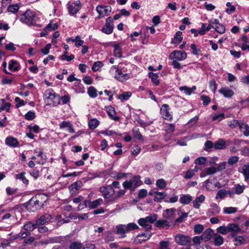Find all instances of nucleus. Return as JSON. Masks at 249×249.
Returning <instances> with one entry per match:
<instances>
[{
    "instance_id": "f257e3e1",
    "label": "nucleus",
    "mask_w": 249,
    "mask_h": 249,
    "mask_svg": "<svg viewBox=\"0 0 249 249\" xmlns=\"http://www.w3.org/2000/svg\"><path fill=\"white\" fill-rule=\"evenodd\" d=\"M36 18L35 13L30 9H28L24 14L21 15L20 20L29 26H31L35 25L36 22Z\"/></svg>"
},
{
    "instance_id": "f03ea898",
    "label": "nucleus",
    "mask_w": 249,
    "mask_h": 249,
    "mask_svg": "<svg viewBox=\"0 0 249 249\" xmlns=\"http://www.w3.org/2000/svg\"><path fill=\"white\" fill-rule=\"evenodd\" d=\"M142 183L139 176H134L129 181H125L123 183L124 188L133 191L137 187Z\"/></svg>"
},
{
    "instance_id": "7ed1b4c3",
    "label": "nucleus",
    "mask_w": 249,
    "mask_h": 249,
    "mask_svg": "<svg viewBox=\"0 0 249 249\" xmlns=\"http://www.w3.org/2000/svg\"><path fill=\"white\" fill-rule=\"evenodd\" d=\"M45 95L50 105L56 106L60 104V96L57 95L53 89H49L46 91Z\"/></svg>"
},
{
    "instance_id": "20e7f679",
    "label": "nucleus",
    "mask_w": 249,
    "mask_h": 249,
    "mask_svg": "<svg viewBox=\"0 0 249 249\" xmlns=\"http://www.w3.org/2000/svg\"><path fill=\"white\" fill-rule=\"evenodd\" d=\"M175 241L177 244L182 246H190L191 245V237L186 235L178 233L175 236Z\"/></svg>"
},
{
    "instance_id": "39448f33",
    "label": "nucleus",
    "mask_w": 249,
    "mask_h": 249,
    "mask_svg": "<svg viewBox=\"0 0 249 249\" xmlns=\"http://www.w3.org/2000/svg\"><path fill=\"white\" fill-rule=\"evenodd\" d=\"M99 191L105 198H110L115 193L114 190L110 185L101 186Z\"/></svg>"
},
{
    "instance_id": "423d86ee",
    "label": "nucleus",
    "mask_w": 249,
    "mask_h": 249,
    "mask_svg": "<svg viewBox=\"0 0 249 249\" xmlns=\"http://www.w3.org/2000/svg\"><path fill=\"white\" fill-rule=\"evenodd\" d=\"M111 7L110 6L98 5L96 11L99 14L98 18L108 16L111 12Z\"/></svg>"
},
{
    "instance_id": "0eeeda50",
    "label": "nucleus",
    "mask_w": 249,
    "mask_h": 249,
    "mask_svg": "<svg viewBox=\"0 0 249 249\" xmlns=\"http://www.w3.org/2000/svg\"><path fill=\"white\" fill-rule=\"evenodd\" d=\"M39 203H40L38 201V199H36L35 197L33 196L29 201L28 209L33 212L39 210L43 207L42 205H40Z\"/></svg>"
},
{
    "instance_id": "6e6552de",
    "label": "nucleus",
    "mask_w": 249,
    "mask_h": 249,
    "mask_svg": "<svg viewBox=\"0 0 249 249\" xmlns=\"http://www.w3.org/2000/svg\"><path fill=\"white\" fill-rule=\"evenodd\" d=\"M113 30V19L111 17H108L106 19L105 26L102 28V31L106 34H110Z\"/></svg>"
},
{
    "instance_id": "1a4fd4ad",
    "label": "nucleus",
    "mask_w": 249,
    "mask_h": 249,
    "mask_svg": "<svg viewBox=\"0 0 249 249\" xmlns=\"http://www.w3.org/2000/svg\"><path fill=\"white\" fill-rule=\"evenodd\" d=\"M175 208L167 209L163 213L162 216L165 219L168 220L171 222H172L175 218Z\"/></svg>"
},
{
    "instance_id": "9d476101",
    "label": "nucleus",
    "mask_w": 249,
    "mask_h": 249,
    "mask_svg": "<svg viewBox=\"0 0 249 249\" xmlns=\"http://www.w3.org/2000/svg\"><path fill=\"white\" fill-rule=\"evenodd\" d=\"M170 57L177 60L182 61L186 58L187 53L185 52L174 51L170 55Z\"/></svg>"
},
{
    "instance_id": "9b49d317",
    "label": "nucleus",
    "mask_w": 249,
    "mask_h": 249,
    "mask_svg": "<svg viewBox=\"0 0 249 249\" xmlns=\"http://www.w3.org/2000/svg\"><path fill=\"white\" fill-rule=\"evenodd\" d=\"M169 107L167 104L163 105L160 108V114L164 119L171 120L172 115L169 112Z\"/></svg>"
},
{
    "instance_id": "f8f14e48",
    "label": "nucleus",
    "mask_w": 249,
    "mask_h": 249,
    "mask_svg": "<svg viewBox=\"0 0 249 249\" xmlns=\"http://www.w3.org/2000/svg\"><path fill=\"white\" fill-rule=\"evenodd\" d=\"M81 8V2L79 0L72 3L68 6L69 12L70 15H73L76 14Z\"/></svg>"
},
{
    "instance_id": "ddd939ff",
    "label": "nucleus",
    "mask_w": 249,
    "mask_h": 249,
    "mask_svg": "<svg viewBox=\"0 0 249 249\" xmlns=\"http://www.w3.org/2000/svg\"><path fill=\"white\" fill-rule=\"evenodd\" d=\"M215 232L213 230L210 228L206 229L201 234V238L205 242H208L213 239Z\"/></svg>"
},
{
    "instance_id": "4468645a",
    "label": "nucleus",
    "mask_w": 249,
    "mask_h": 249,
    "mask_svg": "<svg viewBox=\"0 0 249 249\" xmlns=\"http://www.w3.org/2000/svg\"><path fill=\"white\" fill-rule=\"evenodd\" d=\"M228 232L231 233V236L235 238L237 234L241 231L238 225L234 223H231L228 225Z\"/></svg>"
},
{
    "instance_id": "2eb2a0df",
    "label": "nucleus",
    "mask_w": 249,
    "mask_h": 249,
    "mask_svg": "<svg viewBox=\"0 0 249 249\" xmlns=\"http://www.w3.org/2000/svg\"><path fill=\"white\" fill-rule=\"evenodd\" d=\"M111 69H116V72H117V74L115 76V78L120 82H123L129 78V75L128 74L123 73L122 71L117 68L116 66H113L111 67Z\"/></svg>"
},
{
    "instance_id": "dca6fc26",
    "label": "nucleus",
    "mask_w": 249,
    "mask_h": 249,
    "mask_svg": "<svg viewBox=\"0 0 249 249\" xmlns=\"http://www.w3.org/2000/svg\"><path fill=\"white\" fill-rule=\"evenodd\" d=\"M212 24H213V28L218 33L223 34L225 33V26L222 24L219 23L217 19L213 20Z\"/></svg>"
},
{
    "instance_id": "f3484780",
    "label": "nucleus",
    "mask_w": 249,
    "mask_h": 249,
    "mask_svg": "<svg viewBox=\"0 0 249 249\" xmlns=\"http://www.w3.org/2000/svg\"><path fill=\"white\" fill-rule=\"evenodd\" d=\"M151 236V233H142L137 236L135 239V242L136 244H142L143 242L148 240Z\"/></svg>"
},
{
    "instance_id": "a211bd4d",
    "label": "nucleus",
    "mask_w": 249,
    "mask_h": 249,
    "mask_svg": "<svg viewBox=\"0 0 249 249\" xmlns=\"http://www.w3.org/2000/svg\"><path fill=\"white\" fill-rule=\"evenodd\" d=\"M51 219V215L50 214L46 213L38 218L36 220V223L38 225H42L49 222Z\"/></svg>"
},
{
    "instance_id": "6ab92c4d",
    "label": "nucleus",
    "mask_w": 249,
    "mask_h": 249,
    "mask_svg": "<svg viewBox=\"0 0 249 249\" xmlns=\"http://www.w3.org/2000/svg\"><path fill=\"white\" fill-rule=\"evenodd\" d=\"M5 143L9 146L16 147L18 146L19 142L18 140L12 136H9L5 139Z\"/></svg>"
},
{
    "instance_id": "aec40b11",
    "label": "nucleus",
    "mask_w": 249,
    "mask_h": 249,
    "mask_svg": "<svg viewBox=\"0 0 249 249\" xmlns=\"http://www.w3.org/2000/svg\"><path fill=\"white\" fill-rule=\"evenodd\" d=\"M116 233L120 235L122 238L125 237V233L128 232L126 227L125 225L120 224L116 226Z\"/></svg>"
},
{
    "instance_id": "412c9836",
    "label": "nucleus",
    "mask_w": 249,
    "mask_h": 249,
    "mask_svg": "<svg viewBox=\"0 0 249 249\" xmlns=\"http://www.w3.org/2000/svg\"><path fill=\"white\" fill-rule=\"evenodd\" d=\"M224 241V238L221 235L215 233L213 238V242L214 246L217 247L220 246L223 244Z\"/></svg>"
},
{
    "instance_id": "4be33fe9",
    "label": "nucleus",
    "mask_w": 249,
    "mask_h": 249,
    "mask_svg": "<svg viewBox=\"0 0 249 249\" xmlns=\"http://www.w3.org/2000/svg\"><path fill=\"white\" fill-rule=\"evenodd\" d=\"M219 92L223 94L226 98H230L234 94V92L228 87L221 88L219 90Z\"/></svg>"
},
{
    "instance_id": "5701e85b",
    "label": "nucleus",
    "mask_w": 249,
    "mask_h": 249,
    "mask_svg": "<svg viewBox=\"0 0 249 249\" xmlns=\"http://www.w3.org/2000/svg\"><path fill=\"white\" fill-rule=\"evenodd\" d=\"M155 226L158 228H164L168 229L170 226L169 222L167 219L159 220L157 221Z\"/></svg>"
},
{
    "instance_id": "b1692460",
    "label": "nucleus",
    "mask_w": 249,
    "mask_h": 249,
    "mask_svg": "<svg viewBox=\"0 0 249 249\" xmlns=\"http://www.w3.org/2000/svg\"><path fill=\"white\" fill-rule=\"evenodd\" d=\"M138 224L144 228L147 231H150L152 228V225L149 224L145 219V218H141L138 221Z\"/></svg>"
},
{
    "instance_id": "393cba45",
    "label": "nucleus",
    "mask_w": 249,
    "mask_h": 249,
    "mask_svg": "<svg viewBox=\"0 0 249 249\" xmlns=\"http://www.w3.org/2000/svg\"><path fill=\"white\" fill-rule=\"evenodd\" d=\"M82 186V181L79 180L71 184L70 186L69 189L71 193H74L79 190Z\"/></svg>"
},
{
    "instance_id": "a878e982",
    "label": "nucleus",
    "mask_w": 249,
    "mask_h": 249,
    "mask_svg": "<svg viewBox=\"0 0 249 249\" xmlns=\"http://www.w3.org/2000/svg\"><path fill=\"white\" fill-rule=\"evenodd\" d=\"M9 69L13 71H17L19 70L20 67L17 61L12 60L9 63Z\"/></svg>"
},
{
    "instance_id": "bb28decb",
    "label": "nucleus",
    "mask_w": 249,
    "mask_h": 249,
    "mask_svg": "<svg viewBox=\"0 0 249 249\" xmlns=\"http://www.w3.org/2000/svg\"><path fill=\"white\" fill-rule=\"evenodd\" d=\"M175 130V125L173 124H168V127L167 129V133L165 136V140L166 141H168L171 136L172 133Z\"/></svg>"
},
{
    "instance_id": "cd10ccee",
    "label": "nucleus",
    "mask_w": 249,
    "mask_h": 249,
    "mask_svg": "<svg viewBox=\"0 0 249 249\" xmlns=\"http://www.w3.org/2000/svg\"><path fill=\"white\" fill-rule=\"evenodd\" d=\"M35 198L38 199V201L40 205H44L45 203L48 200V196L44 194H37L35 196Z\"/></svg>"
},
{
    "instance_id": "c85d7f7f",
    "label": "nucleus",
    "mask_w": 249,
    "mask_h": 249,
    "mask_svg": "<svg viewBox=\"0 0 249 249\" xmlns=\"http://www.w3.org/2000/svg\"><path fill=\"white\" fill-rule=\"evenodd\" d=\"M103 202V200L102 198H99L96 200H95L93 201H89L88 202V207L90 209H95L98 206L101 205Z\"/></svg>"
},
{
    "instance_id": "c756f323",
    "label": "nucleus",
    "mask_w": 249,
    "mask_h": 249,
    "mask_svg": "<svg viewBox=\"0 0 249 249\" xmlns=\"http://www.w3.org/2000/svg\"><path fill=\"white\" fill-rule=\"evenodd\" d=\"M205 198V196L203 195L196 197V199L193 202L194 208L198 209L199 208L200 203L204 201Z\"/></svg>"
},
{
    "instance_id": "7c9ffc66",
    "label": "nucleus",
    "mask_w": 249,
    "mask_h": 249,
    "mask_svg": "<svg viewBox=\"0 0 249 249\" xmlns=\"http://www.w3.org/2000/svg\"><path fill=\"white\" fill-rule=\"evenodd\" d=\"M226 147L225 141L223 139H219L215 142L214 147L215 149H223Z\"/></svg>"
},
{
    "instance_id": "2f4dec72",
    "label": "nucleus",
    "mask_w": 249,
    "mask_h": 249,
    "mask_svg": "<svg viewBox=\"0 0 249 249\" xmlns=\"http://www.w3.org/2000/svg\"><path fill=\"white\" fill-rule=\"evenodd\" d=\"M114 55L115 57L121 58L122 57V48L120 44H116L114 46Z\"/></svg>"
},
{
    "instance_id": "473e14b6",
    "label": "nucleus",
    "mask_w": 249,
    "mask_h": 249,
    "mask_svg": "<svg viewBox=\"0 0 249 249\" xmlns=\"http://www.w3.org/2000/svg\"><path fill=\"white\" fill-rule=\"evenodd\" d=\"M25 172H21L19 174L16 175L15 176V178L16 179L21 180L24 184L27 185L29 183V180L25 177Z\"/></svg>"
},
{
    "instance_id": "72a5a7b5",
    "label": "nucleus",
    "mask_w": 249,
    "mask_h": 249,
    "mask_svg": "<svg viewBox=\"0 0 249 249\" xmlns=\"http://www.w3.org/2000/svg\"><path fill=\"white\" fill-rule=\"evenodd\" d=\"M37 225L36 223L35 224L31 222H28L24 224L23 228L25 231L30 232L36 228Z\"/></svg>"
},
{
    "instance_id": "f704fd0d",
    "label": "nucleus",
    "mask_w": 249,
    "mask_h": 249,
    "mask_svg": "<svg viewBox=\"0 0 249 249\" xmlns=\"http://www.w3.org/2000/svg\"><path fill=\"white\" fill-rule=\"evenodd\" d=\"M180 202L183 204H188L192 200V197L190 195H185L180 198Z\"/></svg>"
},
{
    "instance_id": "c9c22d12",
    "label": "nucleus",
    "mask_w": 249,
    "mask_h": 249,
    "mask_svg": "<svg viewBox=\"0 0 249 249\" xmlns=\"http://www.w3.org/2000/svg\"><path fill=\"white\" fill-rule=\"evenodd\" d=\"M196 89V86H193L191 88H190L187 86H182L179 88L180 91H184L185 93L187 95H190L194 90Z\"/></svg>"
},
{
    "instance_id": "e433bc0d",
    "label": "nucleus",
    "mask_w": 249,
    "mask_h": 249,
    "mask_svg": "<svg viewBox=\"0 0 249 249\" xmlns=\"http://www.w3.org/2000/svg\"><path fill=\"white\" fill-rule=\"evenodd\" d=\"M245 189V186L244 185H241L239 184H237L234 185L233 190L235 193L239 195L243 193Z\"/></svg>"
},
{
    "instance_id": "4c0bfd02",
    "label": "nucleus",
    "mask_w": 249,
    "mask_h": 249,
    "mask_svg": "<svg viewBox=\"0 0 249 249\" xmlns=\"http://www.w3.org/2000/svg\"><path fill=\"white\" fill-rule=\"evenodd\" d=\"M155 194L156 195L154 198V200L157 202L164 199L166 196L164 193L159 192H155Z\"/></svg>"
},
{
    "instance_id": "58836bf2",
    "label": "nucleus",
    "mask_w": 249,
    "mask_h": 249,
    "mask_svg": "<svg viewBox=\"0 0 249 249\" xmlns=\"http://www.w3.org/2000/svg\"><path fill=\"white\" fill-rule=\"evenodd\" d=\"M19 5L18 4L10 5L7 8V11L12 14H16L19 10Z\"/></svg>"
},
{
    "instance_id": "ea45409f",
    "label": "nucleus",
    "mask_w": 249,
    "mask_h": 249,
    "mask_svg": "<svg viewBox=\"0 0 249 249\" xmlns=\"http://www.w3.org/2000/svg\"><path fill=\"white\" fill-rule=\"evenodd\" d=\"M88 93L91 98H96L97 96V90L93 87L90 86L88 89Z\"/></svg>"
},
{
    "instance_id": "a19ab883",
    "label": "nucleus",
    "mask_w": 249,
    "mask_h": 249,
    "mask_svg": "<svg viewBox=\"0 0 249 249\" xmlns=\"http://www.w3.org/2000/svg\"><path fill=\"white\" fill-rule=\"evenodd\" d=\"M181 35L182 32L180 31H178L174 36L172 43L174 44H178L180 43L183 39Z\"/></svg>"
},
{
    "instance_id": "79ce46f5",
    "label": "nucleus",
    "mask_w": 249,
    "mask_h": 249,
    "mask_svg": "<svg viewBox=\"0 0 249 249\" xmlns=\"http://www.w3.org/2000/svg\"><path fill=\"white\" fill-rule=\"evenodd\" d=\"M149 77L151 78L153 83H154L156 85H158L160 83L159 80L158 79V75L156 73H154L152 72H150L148 74Z\"/></svg>"
},
{
    "instance_id": "37998d69",
    "label": "nucleus",
    "mask_w": 249,
    "mask_h": 249,
    "mask_svg": "<svg viewBox=\"0 0 249 249\" xmlns=\"http://www.w3.org/2000/svg\"><path fill=\"white\" fill-rule=\"evenodd\" d=\"M88 124L90 129H94L99 125V121L96 119H92L89 122Z\"/></svg>"
},
{
    "instance_id": "c03bdc74",
    "label": "nucleus",
    "mask_w": 249,
    "mask_h": 249,
    "mask_svg": "<svg viewBox=\"0 0 249 249\" xmlns=\"http://www.w3.org/2000/svg\"><path fill=\"white\" fill-rule=\"evenodd\" d=\"M107 112L108 115L111 117L114 120H117V117H113L114 115L115 114V111L112 106H109L107 107Z\"/></svg>"
},
{
    "instance_id": "a18cd8bd",
    "label": "nucleus",
    "mask_w": 249,
    "mask_h": 249,
    "mask_svg": "<svg viewBox=\"0 0 249 249\" xmlns=\"http://www.w3.org/2000/svg\"><path fill=\"white\" fill-rule=\"evenodd\" d=\"M158 218V216L156 214L152 213L150 215L146 216L145 217L146 221L150 224L154 223L155 221L157 220Z\"/></svg>"
},
{
    "instance_id": "49530a36",
    "label": "nucleus",
    "mask_w": 249,
    "mask_h": 249,
    "mask_svg": "<svg viewBox=\"0 0 249 249\" xmlns=\"http://www.w3.org/2000/svg\"><path fill=\"white\" fill-rule=\"evenodd\" d=\"M242 173L245 180L249 179V164H245L243 166Z\"/></svg>"
},
{
    "instance_id": "de8ad7c7",
    "label": "nucleus",
    "mask_w": 249,
    "mask_h": 249,
    "mask_svg": "<svg viewBox=\"0 0 249 249\" xmlns=\"http://www.w3.org/2000/svg\"><path fill=\"white\" fill-rule=\"evenodd\" d=\"M166 185L167 184L166 181L162 178L159 179L156 181V185L160 189H164L166 187Z\"/></svg>"
},
{
    "instance_id": "09e8293b",
    "label": "nucleus",
    "mask_w": 249,
    "mask_h": 249,
    "mask_svg": "<svg viewBox=\"0 0 249 249\" xmlns=\"http://www.w3.org/2000/svg\"><path fill=\"white\" fill-rule=\"evenodd\" d=\"M237 211V208L236 207H225L223 209V212L226 214H231L236 213Z\"/></svg>"
},
{
    "instance_id": "8fccbe9b",
    "label": "nucleus",
    "mask_w": 249,
    "mask_h": 249,
    "mask_svg": "<svg viewBox=\"0 0 249 249\" xmlns=\"http://www.w3.org/2000/svg\"><path fill=\"white\" fill-rule=\"evenodd\" d=\"M133 137L136 139L142 140V136L141 135L139 129L137 128H134L132 130Z\"/></svg>"
},
{
    "instance_id": "3c124183",
    "label": "nucleus",
    "mask_w": 249,
    "mask_h": 249,
    "mask_svg": "<svg viewBox=\"0 0 249 249\" xmlns=\"http://www.w3.org/2000/svg\"><path fill=\"white\" fill-rule=\"evenodd\" d=\"M82 244L79 242H73L69 246L70 249H81L82 248Z\"/></svg>"
},
{
    "instance_id": "603ef678",
    "label": "nucleus",
    "mask_w": 249,
    "mask_h": 249,
    "mask_svg": "<svg viewBox=\"0 0 249 249\" xmlns=\"http://www.w3.org/2000/svg\"><path fill=\"white\" fill-rule=\"evenodd\" d=\"M227 229H228V226H221L218 227L216 229V231L217 232H218L220 234L225 235L228 232V231Z\"/></svg>"
},
{
    "instance_id": "864d4df0",
    "label": "nucleus",
    "mask_w": 249,
    "mask_h": 249,
    "mask_svg": "<svg viewBox=\"0 0 249 249\" xmlns=\"http://www.w3.org/2000/svg\"><path fill=\"white\" fill-rule=\"evenodd\" d=\"M204 230V226L201 224H196L194 226V231L196 234H200Z\"/></svg>"
},
{
    "instance_id": "5fc2aeb1",
    "label": "nucleus",
    "mask_w": 249,
    "mask_h": 249,
    "mask_svg": "<svg viewBox=\"0 0 249 249\" xmlns=\"http://www.w3.org/2000/svg\"><path fill=\"white\" fill-rule=\"evenodd\" d=\"M225 119V114L223 113H221L218 114L214 115L212 118L213 121L220 122L221 120Z\"/></svg>"
},
{
    "instance_id": "6e6d98bb",
    "label": "nucleus",
    "mask_w": 249,
    "mask_h": 249,
    "mask_svg": "<svg viewBox=\"0 0 249 249\" xmlns=\"http://www.w3.org/2000/svg\"><path fill=\"white\" fill-rule=\"evenodd\" d=\"M234 245L236 246H240L242 244H243L244 239L242 236H236L235 238H234Z\"/></svg>"
},
{
    "instance_id": "4d7b16f0",
    "label": "nucleus",
    "mask_w": 249,
    "mask_h": 249,
    "mask_svg": "<svg viewBox=\"0 0 249 249\" xmlns=\"http://www.w3.org/2000/svg\"><path fill=\"white\" fill-rule=\"evenodd\" d=\"M125 226L126 227L128 232L132 230L138 229L139 228L138 226L134 223H130Z\"/></svg>"
},
{
    "instance_id": "13d9d810",
    "label": "nucleus",
    "mask_w": 249,
    "mask_h": 249,
    "mask_svg": "<svg viewBox=\"0 0 249 249\" xmlns=\"http://www.w3.org/2000/svg\"><path fill=\"white\" fill-rule=\"evenodd\" d=\"M227 191L224 189L219 190L216 194L215 198L216 199L224 198L225 195L227 194Z\"/></svg>"
},
{
    "instance_id": "bf43d9fd",
    "label": "nucleus",
    "mask_w": 249,
    "mask_h": 249,
    "mask_svg": "<svg viewBox=\"0 0 249 249\" xmlns=\"http://www.w3.org/2000/svg\"><path fill=\"white\" fill-rule=\"evenodd\" d=\"M103 65L102 62L101 61H96L94 63L92 67V70L93 71H97L101 67H102Z\"/></svg>"
},
{
    "instance_id": "052dcab7",
    "label": "nucleus",
    "mask_w": 249,
    "mask_h": 249,
    "mask_svg": "<svg viewBox=\"0 0 249 249\" xmlns=\"http://www.w3.org/2000/svg\"><path fill=\"white\" fill-rule=\"evenodd\" d=\"M131 96V92H126L124 93L121 94L119 96V99L121 100H127Z\"/></svg>"
},
{
    "instance_id": "680f3d73",
    "label": "nucleus",
    "mask_w": 249,
    "mask_h": 249,
    "mask_svg": "<svg viewBox=\"0 0 249 249\" xmlns=\"http://www.w3.org/2000/svg\"><path fill=\"white\" fill-rule=\"evenodd\" d=\"M200 99L202 101L203 105L204 106L208 105V104L211 101L210 98L209 96L205 95H201V97H200Z\"/></svg>"
},
{
    "instance_id": "e2e57ef3",
    "label": "nucleus",
    "mask_w": 249,
    "mask_h": 249,
    "mask_svg": "<svg viewBox=\"0 0 249 249\" xmlns=\"http://www.w3.org/2000/svg\"><path fill=\"white\" fill-rule=\"evenodd\" d=\"M204 145V150L206 151H209V150L214 146L213 143L211 141H207Z\"/></svg>"
},
{
    "instance_id": "0e129e2a",
    "label": "nucleus",
    "mask_w": 249,
    "mask_h": 249,
    "mask_svg": "<svg viewBox=\"0 0 249 249\" xmlns=\"http://www.w3.org/2000/svg\"><path fill=\"white\" fill-rule=\"evenodd\" d=\"M75 41V45L77 47H79L83 45L84 43V41L80 39V36H77L74 38Z\"/></svg>"
},
{
    "instance_id": "69168bd1",
    "label": "nucleus",
    "mask_w": 249,
    "mask_h": 249,
    "mask_svg": "<svg viewBox=\"0 0 249 249\" xmlns=\"http://www.w3.org/2000/svg\"><path fill=\"white\" fill-rule=\"evenodd\" d=\"M35 113L34 112L30 111L25 115V118L27 120H32L35 118Z\"/></svg>"
},
{
    "instance_id": "338daca9",
    "label": "nucleus",
    "mask_w": 249,
    "mask_h": 249,
    "mask_svg": "<svg viewBox=\"0 0 249 249\" xmlns=\"http://www.w3.org/2000/svg\"><path fill=\"white\" fill-rule=\"evenodd\" d=\"M239 160V158L237 156H232L230 157L228 161V163L229 165H232L233 164L236 163Z\"/></svg>"
},
{
    "instance_id": "774afa93",
    "label": "nucleus",
    "mask_w": 249,
    "mask_h": 249,
    "mask_svg": "<svg viewBox=\"0 0 249 249\" xmlns=\"http://www.w3.org/2000/svg\"><path fill=\"white\" fill-rule=\"evenodd\" d=\"M206 161V158L205 157H200L197 158L195 160V163L198 165L204 164Z\"/></svg>"
}]
</instances>
